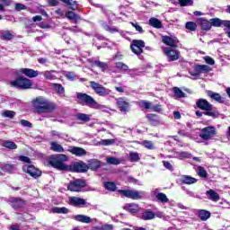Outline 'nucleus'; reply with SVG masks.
Instances as JSON below:
<instances>
[{
  "instance_id": "nucleus-1",
  "label": "nucleus",
  "mask_w": 230,
  "mask_h": 230,
  "mask_svg": "<svg viewBox=\"0 0 230 230\" xmlns=\"http://www.w3.org/2000/svg\"><path fill=\"white\" fill-rule=\"evenodd\" d=\"M65 161H67V155H58L50 158L49 164L52 165L53 168H56V170H72V172H77L80 173H84L89 170V167H87V164H85L84 162L72 163L71 165L68 166L64 164Z\"/></svg>"
},
{
  "instance_id": "nucleus-2",
  "label": "nucleus",
  "mask_w": 230,
  "mask_h": 230,
  "mask_svg": "<svg viewBox=\"0 0 230 230\" xmlns=\"http://www.w3.org/2000/svg\"><path fill=\"white\" fill-rule=\"evenodd\" d=\"M33 107L37 112H53V111H57V104L48 101L44 97H38L33 102Z\"/></svg>"
},
{
  "instance_id": "nucleus-3",
  "label": "nucleus",
  "mask_w": 230,
  "mask_h": 230,
  "mask_svg": "<svg viewBox=\"0 0 230 230\" xmlns=\"http://www.w3.org/2000/svg\"><path fill=\"white\" fill-rule=\"evenodd\" d=\"M196 105L201 111H206L205 115L210 116V118H218L220 113L217 111V108L213 107L209 102L206 99H199L196 102Z\"/></svg>"
},
{
  "instance_id": "nucleus-4",
  "label": "nucleus",
  "mask_w": 230,
  "mask_h": 230,
  "mask_svg": "<svg viewBox=\"0 0 230 230\" xmlns=\"http://www.w3.org/2000/svg\"><path fill=\"white\" fill-rule=\"evenodd\" d=\"M11 87H15L16 89H31V80L26 77H18L13 81L10 82Z\"/></svg>"
},
{
  "instance_id": "nucleus-5",
  "label": "nucleus",
  "mask_w": 230,
  "mask_h": 230,
  "mask_svg": "<svg viewBox=\"0 0 230 230\" xmlns=\"http://www.w3.org/2000/svg\"><path fill=\"white\" fill-rule=\"evenodd\" d=\"M77 100L80 105H86V107H90V109H94V105L96 104L94 98L84 93H77Z\"/></svg>"
},
{
  "instance_id": "nucleus-6",
  "label": "nucleus",
  "mask_w": 230,
  "mask_h": 230,
  "mask_svg": "<svg viewBox=\"0 0 230 230\" xmlns=\"http://www.w3.org/2000/svg\"><path fill=\"white\" fill-rule=\"evenodd\" d=\"M215 136H217V128L213 126L203 128L199 133V137L204 141H210Z\"/></svg>"
},
{
  "instance_id": "nucleus-7",
  "label": "nucleus",
  "mask_w": 230,
  "mask_h": 230,
  "mask_svg": "<svg viewBox=\"0 0 230 230\" xmlns=\"http://www.w3.org/2000/svg\"><path fill=\"white\" fill-rule=\"evenodd\" d=\"M116 103H117V107H118L119 111H120V112L127 114V112H128V111H130V102L128 101V99H127L125 97H119V98L116 99Z\"/></svg>"
},
{
  "instance_id": "nucleus-8",
  "label": "nucleus",
  "mask_w": 230,
  "mask_h": 230,
  "mask_svg": "<svg viewBox=\"0 0 230 230\" xmlns=\"http://www.w3.org/2000/svg\"><path fill=\"white\" fill-rule=\"evenodd\" d=\"M90 85L92 89H93L94 93H96V94H98L99 96H109V94H111V90L103 87V85L94 81H92L90 83Z\"/></svg>"
},
{
  "instance_id": "nucleus-9",
  "label": "nucleus",
  "mask_w": 230,
  "mask_h": 230,
  "mask_svg": "<svg viewBox=\"0 0 230 230\" xmlns=\"http://www.w3.org/2000/svg\"><path fill=\"white\" fill-rule=\"evenodd\" d=\"M119 193H121V195H124V197L132 199L133 200H139V199H143V192H139L137 190H119Z\"/></svg>"
},
{
  "instance_id": "nucleus-10",
  "label": "nucleus",
  "mask_w": 230,
  "mask_h": 230,
  "mask_svg": "<svg viewBox=\"0 0 230 230\" xmlns=\"http://www.w3.org/2000/svg\"><path fill=\"white\" fill-rule=\"evenodd\" d=\"M22 171L25 173H28L29 175H31V177H33V179H39V177L42 175V172H40V170L37 169L31 164L23 165Z\"/></svg>"
},
{
  "instance_id": "nucleus-11",
  "label": "nucleus",
  "mask_w": 230,
  "mask_h": 230,
  "mask_svg": "<svg viewBox=\"0 0 230 230\" xmlns=\"http://www.w3.org/2000/svg\"><path fill=\"white\" fill-rule=\"evenodd\" d=\"M82 188H85V181L81 179L70 181V183L67 186V190H69V191L80 192L82 191Z\"/></svg>"
},
{
  "instance_id": "nucleus-12",
  "label": "nucleus",
  "mask_w": 230,
  "mask_h": 230,
  "mask_svg": "<svg viewBox=\"0 0 230 230\" xmlns=\"http://www.w3.org/2000/svg\"><path fill=\"white\" fill-rule=\"evenodd\" d=\"M131 51L135 54V55H141V53H143V48H145V41L141 40H133L131 45Z\"/></svg>"
},
{
  "instance_id": "nucleus-13",
  "label": "nucleus",
  "mask_w": 230,
  "mask_h": 230,
  "mask_svg": "<svg viewBox=\"0 0 230 230\" xmlns=\"http://www.w3.org/2000/svg\"><path fill=\"white\" fill-rule=\"evenodd\" d=\"M164 53L165 56H167L169 62H175V60H179V57L181 55L179 50L172 48H164Z\"/></svg>"
},
{
  "instance_id": "nucleus-14",
  "label": "nucleus",
  "mask_w": 230,
  "mask_h": 230,
  "mask_svg": "<svg viewBox=\"0 0 230 230\" xmlns=\"http://www.w3.org/2000/svg\"><path fill=\"white\" fill-rule=\"evenodd\" d=\"M162 42L166 46H170V48H177V44H179V40L177 38H172L170 36H163Z\"/></svg>"
},
{
  "instance_id": "nucleus-15",
  "label": "nucleus",
  "mask_w": 230,
  "mask_h": 230,
  "mask_svg": "<svg viewBox=\"0 0 230 230\" xmlns=\"http://www.w3.org/2000/svg\"><path fill=\"white\" fill-rule=\"evenodd\" d=\"M9 204L13 208L17 211V209H21V208L24 206V200L19 198H10Z\"/></svg>"
},
{
  "instance_id": "nucleus-16",
  "label": "nucleus",
  "mask_w": 230,
  "mask_h": 230,
  "mask_svg": "<svg viewBox=\"0 0 230 230\" xmlns=\"http://www.w3.org/2000/svg\"><path fill=\"white\" fill-rule=\"evenodd\" d=\"M153 193H154V195H155L156 200L158 202H161L162 204H166V203L170 202V199H168L166 194H164L163 192H159V189H155L153 190Z\"/></svg>"
},
{
  "instance_id": "nucleus-17",
  "label": "nucleus",
  "mask_w": 230,
  "mask_h": 230,
  "mask_svg": "<svg viewBox=\"0 0 230 230\" xmlns=\"http://www.w3.org/2000/svg\"><path fill=\"white\" fill-rule=\"evenodd\" d=\"M68 152L73 154V155H76V157H83L84 155H87V151L82 147L71 146L68 148Z\"/></svg>"
},
{
  "instance_id": "nucleus-18",
  "label": "nucleus",
  "mask_w": 230,
  "mask_h": 230,
  "mask_svg": "<svg viewBox=\"0 0 230 230\" xmlns=\"http://www.w3.org/2000/svg\"><path fill=\"white\" fill-rule=\"evenodd\" d=\"M68 203L70 204V206H75V208L78 206H85V204H87V202L84 199L78 197H70L68 199Z\"/></svg>"
},
{
  "instance_id": "nucleus-19",
  "label": "nucleus",
  "mask_w": 230,
  "mask_h": 230,
  "mask_svg": "<svg viewBox=\"0 0 230 230\" xmlns=\"http://www.w3.org/2000/svg\"><path fill=\"white\" fill-rule=\"evenodd\" d=\"M20 73H22V75H25L28 78H37L40 75L39 71H35L31 68H21Z\"/></svg>"
},
{
  "instance_id": "nucleus-20",
  "label": "nucleus",
  "mask_w": 230,
  "mask_h": 230,
  "mask_svg": "<svg viewBox=\"0 0 230 230\" xmlns=\"http://www.w3.org/2000/svg\"><path fill=\"white\" fill-rule=\"evenodd\" d=\"M198 22H199L201 30H203L204 31H209V30H211V28H212L211 20L208 21L204 18H199V19H198Z\"/></svg>"
},
{
  "instance_id": "nucleus-21",
  "label": "nucleus",
  "mask_w": 230,
  "mask_h": 230,
  "mask_svg": "<svg viewBox=\"0 0 230 230\" xmlns=\"http://www.w3.org/2000/svg\"><path fill=\"white\" fill-rule=\"evenodd\" d=\"M206 195L208 200H212L213 202H218L220 200V195L214 190H207Z\"/></svg>"
},
{
  "instance_id": "nucleus-22",
  "label": "nucleus",
  "mask_w": 230,
  "mask_h": 230,
  "mask_svg": "<svg viewBox=\"0 0 230 230\" xmlns=\"http://www.w3.org/2000/svg\"><path fill=\"white\" fill-rule=\"evenodd\" d=\"M181 182L182 184H196V182L198 181V180L194 177H191L190 175H182L180 179Z\"/></svg>"
},
{
  "instance_id": "nucleus-23",
  "label": "nucleus",
  "mask_w": 230,
  "mask_h": 230,
  "mask_svg": "<svg viewBox=\"0 0 230 230\" xmlns=\"http://www.w3.org/2000/svg\"><path fill=\"white\" fill-rule=\"evenodd\" d=\"M50 86L53 88L55 93H57V94H58L59 96H62L66 93V89L60 84L52 83L50 84Z\"/></svg>"
},
{
  "instance_id": "nucleus-24",
  "label": "nucleus",
  "mask_w": 230,
  "mask_h": 230,
  "mask_svg": "<svg viewBox=\"0 0 230 230\" xmlns=\"http://www.w3.org/2000/svg\"><path fill=\"white\" fill-rule=\"evenodd\" d=\"M100 166H102V162H100V160L97 159H92L88 161V165L87 168L90 170H93V172L95 170H98V168H100Z\"/></svg>"
},
{
  "instance_id": "nucleus-25",
  "label": "nucleus",
  "mask_w": 230,
  "mask_h": 230,
  "mask_svg": "<svg viewBox=\"0 0 230 230\" xmlns=\"http://www.w3.org/2000/svg\"><path fill=\"white\" fill-rule=\"evenodd\" d=\"M74 220H76V222H82L83 224H91V222H93V219L85 215L74 216Z\"/></svg>"
},
{
  "instance_id": "nucleus-26",
  "label": "nucleus",
  "mask_w": 230,
  "mask_h": 230,
  "mask_svg": "<svg viewBox=\"0 0 230 230\" xmlns=\"http://www.w3.org/2000/svg\"><path fill=\"white\" fill-rule=\"evenodd\" d=\"M194 67L199 76L202 73H209V71H211V67L208 65H197Z\"/></svg>"
},
{
  "instance_id": "nucleus-27",
  "label": "nucleus",
  "mask_w": 230,
  "mask_h": 230,
  "mask_svg": "<svg viewBox=\"0 0 230 230\" xmlns=\"http://www.w3.org/2000/svg\"><path fill=\"white\" fill-rule=\"evenodd\" d=\"M66 18L69 19L70 21H75V23L78 22V21H82V18L80 17V15L76 14L75 12L73 11H68L66 13Z\"/></svg>"
},
{
  "instance_id": "nucleus-28",
  "label": "nucleus",
  "mask_w": 230,
  "mask_h": 230,
  "mask_svg": "<svg viewBox=\"0 0 230 230\" xmlns=\"http://www.w3.org/2000/svg\"><path fill=\"white\" fill-rule=\"evenodd\" d=\"M141 218L142 220H154V218H155V213L147 209L142 213Z\"/></svg>"
},
{
  "instance_id": "nucleus-29",
  "label": "nucleus",
  "mask_w": 230,
  "mask_h": 230,
  "mask_svg": "<svg viewBox=\"0 0 230 230\" xmlns=\"http://www.w3.org/2000/svg\"><path fill=\"white\" fill-rule=\"evenodd\" d=\"M207 94L208 96H209V98H212V100L218 102V103H222V102H224V99H222V96H220V93H217L212 91H208Z\"/></svg>"
},
{
  "instance_id": "nucleus-30",
  "label": "nucleus",
  "mask_w": 230,
  "mask_h": 230,
  "mask_svg": "<svg viewBox=\"0 0 230 230\" xmlns=\"http://www.w3.org/2000/svg\"><path fill=\"white\" fill-rule=\"evenodd\" d=\"M13 32L10 31H2L1 40H12L13 39Z\"/></svg>"
},
{
  "instance_id": "nucleus-31",
  "label": "nucleus",
  "mask_w": 230,
  "mask_h": 230,
  "mask_svg": "<svg viewBox=\"0 0 230 230\" xmlns=\"http://www.w3.org/2000/svg\"><path fill=\"white\" fill-rule=\"evenodd\" d=\"M124 208H126L127 211H128L132 215H134L135 213H137V211H139V206H137V204H134V203L126 205L124 207Z\"/></svg>"
},
{
  "instance_id": "nucleus-32",
  "label": "nucleus",
  "mask_w": 230,
  "mask_h": 230,
  "mask_svg": "<svg viewBox=\"0 0 230 230\" xmlns=\"http://www.w3.org/2000/svg\"><path fill=\"white\" fill-rule=\"evenodd\" d=\"M198 215L200 220H202L203 222H206V220H208V218L211 217V212L207 210H199Z\"/></svg>"
},
{
  "instance_id": "nucleus-33",
  "label": "nucleus",
  "mask_w": 230,
  "mask_h": 230,
  "mask_svg": "<svg viewBox=\"0 0 230 230\" xmlns=\"http://www.w3.org/2000/svg\"><path fill=\"white\" fill-rule=\"evenodd\" d=\"M94 66H96V67H99V69H102V71L103 73H105V71H107V69H109V64H107L106 62H102L100 60H95L93 62Z\"/></svg>"
},
{
  "instance_id": "nucleus-34",
  "label": "nucleus",
  "mask_w": 230,
  "mask_h": 230,
  "mask_svg": "<svg viewBox=\"0 0 230 230\" xmlns=\"http://www.w3.org/2000/svg\"><path fill=\"white\" fill-rule=\"evenodd\" d=\"M50 150H53V152L62 153L64 152V147L57 142H51Z\"/></svg>"
},
{
  "instance_id": "nucleus-35",
  "label": "nucleus",
  "mask_w": 230,
  "mask_h": 230,
  "mask_svg": "<svg viewBox=\"0 0 230 230\" xmlns=\"http://www.w3.org/2000/svg\"><path fill=\"white\" fill-rule=\"evenodd\" d=\"M93 109H96L97 111H102V112H109V111H112L109 106L100 104L97 102H95Z\"/></svg>"
},
{
  "instance_id": "nucleus-36",
  "label": "nucleus",
  "mask_w": 230,
  "mask_h": 230,
  "mask_svg": "<svg viewBox=\"0 0 230 230\" xmlns=\"http://www.w3.org/2000/svg\"><path fill=\"white\" fill-rule=\"evenodd\" d=\"M106 163L108 164H113L115 166H118V164H121V160L114 156H110L106 158Z\"/></svg>"
},
{
  "instance_id": "nucleus-37",
  "label": "nucleus",
  "mask_w": 230,
  "mask_h": 230,
  "mask_svg": "<svg viewBox=\"0 0 230 230\" xmlns=\"http://www.w3.org/2000/svg\"><path fill=\"white\" fill-rule=\"evenodd\" d=\"M150 26H153V28H163V24L161 23V21H159L157 18H151L149 20Z\"/></svg>"
},
{
  "instance_id": "nucleus-38",
  "label": "nucleus",
  "mask_w": 230,
  "mask_h": 230,
  "mask_svg": "<svg viewBox=\"0 0 230 230\" xmlns=\"http://www.w3.org/2000/svg\"><path fill=\"white\" fill-rule=\"evenodd\" d=\"M42 75L47 80H57V75H55V71L53 70L45 71L42 73Z\"/></svg>"
},
{
  "instance_id": "nucleus-39",
  "label": "nucleus",
  "mask_w": 230,
  "mask_h": 230,
  "mask_svg": "<svg viewBox=\"0 0 230 230\" xmlns=\"http://www.w3.org/2000/svg\"><path fill=\"white\" fill-rule=\"evenodd\" d=\"M53 213H58V214H63V215H67V213H69V209L66 208V207H62V208H58V207H55L52 209Z\"/></svg>"
},
{
  "instance_id": "nucleus-40",
  "label": "nucleus",
  "mask_w": 230,
  "mask_h": 230,
  "mask_svg": "<svg viewBox=\"0 0 230 230\" xmlns=\"http://www.w3.org/2000/svg\"><path fill=\"white\" fill-rule=\"evenodd\" d=\"M128 157H129V161H131V163H137L141 159L139 157V153H137V152H130Z\"/></svg>"
},
{
  "instance_id": "nucleus-41",
  "label": "nucleus",
  "mask_w": 230,
  "mask_h": 230,
  "mask_svg": "<svg viewBox=\"0 0 230 230\" xmlns=\"http://www.w3.org/2000/svg\"><path fill=\"white\" fill-rule=\"evenodd\" d=\"M4 146L9 150H17V144L12 141H4Z\"/></svg>"
},
{
  "instance_id": "nucleus-42",
  "label": "nucleus",
  "mask_w": 230,
  "mask_h": 230,
  "mask_svg": "<svg viewBox=\"0 0 230 230\" xmlns=\"http://www.w3.org/2000/svg\"><path fill=\"white\" fill-rule=\"evenodd\" d=\"M142 145L145 146V148H147V150H155V146L154 145L153 141L145 140L142 142Z\"/></svg>"
},
{
  "instance_id": "nucleus-43",
  "label": "nucleus",
  "mask_w": 230,
  "mask_h": 230,
  "mask_svg": "<svg viewBox=\"0 0 230 230\" xmlns=\"http://www.w3.org/2000/svg\"><path fill=\"white\" fill-rule=\"evenodd\" d=\"M3 118H9V119H13L15 117V111L6 110L2 113Z\"/></svg>"
},
{
  "instance_id": "nucleus-44",
  "label": "nucleus",
  "mask_w": 230,
  "mask_h": 230,
  "mask_svg": "<svg viewBox=\"0 0 230 230\" xmlns=\"http://www.w3.org/2000/svg\"><path fill=\"white\" fill-rule=\"evenodd\" d=\"M186 30H190V31H195L197 30V23L193 22H188L185 24Z\"/></svg>"
},
{
  "instance_id": "nucleus-45",
  "label": "nucleus",
  "mask_w": 230,
  "mask_h": 230,
  "mask_svg": "<svg viewBox=\"0 0 230 230\" xmlns=\"http://www.w3.org/2000/svg\"><path fill=\"white\" fill-rule=\"evenodd\" d=\"M174 96H176V98H186V93H184V92H182V90H181L180 88L175 87Z\"/></svg>"
},
{
  "instance_id": "nucleus-46",
  "label": "nucleus",
  "mask_w": 230,
  "mask_h": 230,
  "mask_svg": "<svg viewBox=\"0 0 230 230\" xmlns=\"http://www.w3.org/2000/svg\"><path fill=\"white\" fill-rule=\"evenodd\" d=\"M104 188H106V190H109V191H115L116 184L112 181H108V182L104 183Z\"/></svg>"
},
{
  "instance_id": "nucleus-47",
  "label": "nucleus",
  "mask_w": 230,
  "mask_h": 230,
  "mask_svg": "<svg viewBox=\"0 0 230 230\" xmlns=\"http://www.w3.org/2000/svg\"><path fill=\"white\" fill-rule=\"evenodd\" d=\"M77 119H80L81 121H90L91 118L89 117V115L85 114V113H79L76 115Z\"/></svg>"
},
{
  "instance_id": "nucleus-48",
  "label": "nucleus",
  "mask_w": 230,
  "mask_h": 230,
  "mask_svg": "<svg viewBox=\"0 0 230 230\" xmlns=\"http://www.w3.org/2000/svg\"><path fill=\"white\" fill-rule=\"evenodd\" d=\"M115 66L117 69H120L121 71H128V66L125 65L123 62H117Z\"/></svg>"
},
{
  "instance_id": "nucleus-49",
  "label": "nucleus",
  "mask_w": 230,
  "mask_h": 230,
  "mask_svg": "<svg viewBox=\"0 0 230 230\" xmlns=\"http://www.w3.org/2000/svg\"><path fill=\"white\" fill-rule=\"evenodd\" d=\"M157 217V218H163V220L168 221L170 220V217L166 215H164V213H163L162 211H157L155 213V217Z\"/></svg>"
},
{
  "instance_id": "nucleus-50",
  "label": "nucleus",
  "mask_w": 230,
  "mask_h": 230,
  "mask_svg": "<svg viewBox=\"0 0 230 230\" xmlns=\"http://www.w3.org/2000/svg\"><path fill=\"white\" fill-rule=\"evenodd\" d=\"M198 175H199V177L206 178V177H208V172H206V169H204V167L199 166L198 167Z\"/></svg>"
},
{
  "instance_id": "nucleus-51",
  "label": "nucleus",
  "mask_w": 230,
  "mask_h": 230,
  "mask_svg": "<svg viewBox=\"0 0 230 230\" xmlns=\"http://www.w3.org/2000/svg\"><path fill=\"white\" fill-rule=\"evenodd\" d=\"M181 6H191L193 0H178Z\"/></svg>"
},
{
  "instance_id": "nucleus-52",
  "label": "nucleus",
  "mask_w": 230,
  "mask_h": 230,
  "mask_svg": "<svg viewBox=\"0 0 230 230\" xmlns=\"http://www.w3.org/2000/svg\"><path fill=\"white\" fill-rule=\"evenodd\" d=\"M4 170L5 172H8L9 173H12V172H13V170H15V165L7 164L4 166Z\"/></svg>"
},
{
  "instance_id": "nucleus-53",
  "label": "nucleus",
  "mask_w": 230,
  "mask_h": 230,
  "mask_svg": "<svg viewBox=\"0 0 230 230\" xmlns=\"http://www.w3.org/2000/svg\"><path fill=\"white\" fill-rule=\"evenodd\" d=\"M18 161H22V163H26V164H30V163H31V160L30 159V157L25 155L18 156Z\"/></svg>"
},
{
  "instance_id": "nucleus-54",
  "label": "nucleus",
  "mask_w": 230,
  "mask_h": 230,
  "mask_svg": "<svg viewBox=\"0 0 230 230\" xmlns=\"http://www.w3.org/2000/svg\"><path fill=\"white\" fill-rule=\"evenodd\" d=\"M139 105L140 107H144V109H152V103L146 101H141Z\"/></svg>"
},
{
  "instance_id": "nucleus-55",
  "label": "nucleus",
  "mask_w": 230,
  "mask_h": 230,
  "mask_svg": "<svg viewBox=\"0 0 230 230\" xmlns=\"http://www.w3.org/2000/svg\"><path fill=\"white\" fill-rule=\"evenodd\" d=\"M14 10H16V12H21V10H26V5L20 3H16L14 5Z\"/></svg>"
},
{
  "instance_id": "nucleus-56",
  "label": "nucleus",
  "mask_w": 230,
  "mask_h": 230,
  "mask_svg": "<svg viewBox=\"0 0 230 230\" xmlns=\"http://www.w3.org/2000/svg\"><path fill=\"white\" fill-rule=\"evenodd\" d=\"M204 60L207 64H208L209 66H215V59H213V58L209 57V56H206L204 58Z\"/></svg>"
},
{
  "instance_id": "nucleus-57",
  "label": "nucleus",
  "mask_w": 230,
  "mask_h": 230,
  "mask_svg": "<svg viewBox=\"0 0 230 230\" xmlns=\"http://www.w3.org/2000/svg\"><path fill=\"white\" fill-rule=\"evenodd\" d=\"M115 141L114 139H104L102 140V145H103L104 146H109L111 145H114Z\"/></svg>"
},
{
  "instance_id": "nucleus-58",
  "label": "nucleus",
  "mask_w": 230,
  "mask_h": 230,
  "mask_svg": "<svg viewBox=\"0 0 230 230\" xmlns=\"http://www.w3.org/2000/svg\"><path fill=\"white\" fill-rule=\"evenodd\" d=\"M180 159H190L191 157V154L187 152H181L179 155Z\"/></svg>"
},
{
  "instance_id": "nucleus-59",
  "label": "nucleus",
  "mask_w": 230,
  "mask_h": 230,
  "mask_svg": "<svg viewBox=\"0 0 230 230\" xmlns=\"http://www.w3.org/2000/svg\"><path fill=\"white\" fill-rule=\"evenodd\" d=\"M20 122L22 127H27L28 128H31V127H32V124L26 119H22V120H20Z\"/></svg>"
},
{
  "instance_id": "nucleus-60",
  "label": "nucleus",
  "mask_w": 230,
  "mask_h": 230,
  "mask_svg": "<svg viewBox=\"0 0 230 230\" xmlns=\"http://www.w3.org/2000/svg\"><path fill=\"white\" fill-rule=\"evenodd\" d=\"M65 76L68 79V80H75L76 78V75H75V73L73 72H66Z\"/></svg>"
},
{
  "instance_id": "nucleus-61",
  "label": "nucleus",
  "mask_w": 230,
  "mask_h": 230,
  "mask_svg": "<svg viewBox=\"0 0 230 230\" xmlns=\"http://www.w3.org/2000/svg\"><path fill=\"white\" fill-rule=\"evenodd\" d=\"M163 164L164 168H166L167 170H170L171 172H173V166L172 165V164H170V162L164 161Z\"/></svg>"
},
{
  "instance_id": "nucleus-62",
  "label": "nucleus",
  "mask_w": 230,
  "mask_h": 230,
  "mask_svg": "<svg viewBox=\"0 0 230 230\" xmlns=\"http://www.w3.org/2000/svg\"><path fill=\"white\" fill-rule=\"evenodd\" d=\"M131 25L137 30V31H139V33H143V27L137 24V22H131Z\"/></svg>"
},
{
  "instance_id": "nucleus-63",
  "label": "nucleus",
  "mask_w": 230,
  "mask_h": 230,
  "mask_svg": "<svg viewBox=\"0 0 230 230\" xmlns=\"http://www.w3.org/2000/svg\"><path fill=\"white\" fill-rule=\"evenodd\" d=\"M190 75L193 76L192 80H197V78L200 76L199 73L195 70V66H194V71H190Z\"/></svg>"
},
{
  "instance_id": "nucleus-64",
  "label": "nucleus",
  "mask_w": 230,
  "mask_h": 230,
  "mask_svg": "<svg viewBox=\"0 0 230 230\" xmlns=\"http://www.w3.org/2000/svg\"><path fill=\"white\" fill-rule=\"evenodd\" d=\"M102 230H112L114 229V226L112 225H109V224H105L102 226Z\"/></svg>"
}]
</instances>
